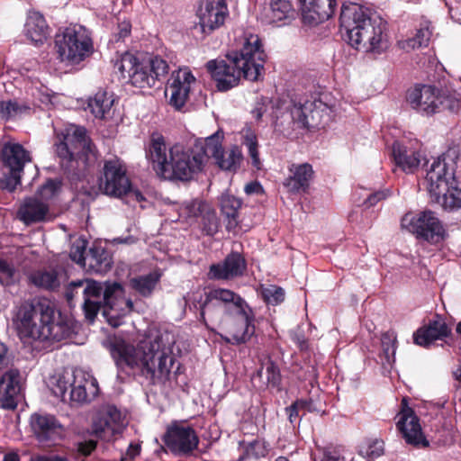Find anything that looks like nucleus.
Listing matches in <instances>:
<instances>
[{
	"instance_id": "a18cd8bd",
	"label": "nucleus",
	"mask_w": 461,
	"mask_h": 461,
	"mask_svg": "<svg viewBox=\"0 0 461 461\" xmlns=\"http://www.w3.org/2000/svg\"><path fill=\"white\" fill-rule=\"evenodd\" d=\"M243 144L247 147L249 155L252 160V166L257 169L260 168L261 161L258 150V140L256 135L248 130L243 136Z\"/></svg>"
},
{
	"instance_id": "5fc2aeb1",
	"label": "nucleus",
	"mask_w": 461,
	"mask_h": 461,
	"mask_svg": "<svg viewBox=\"0 0 461 461\" xmlns=\"http://www.w3.org/2000/svg\"><path fill=\"white\" fill-rule=\"evenodd\" d=\"M59 188V183L53 179H49L37 191L34 196H38L40 200L49 203L55 196Z\"/></svg>"
},
{
	"instance_id": "7ed1b4c3",
	"label": "nucleus",
	"mask_w": 461,
	"mask_h": 461,
	"mask_svg": "<svg viewBox=\"0 0 461 461\" xmlns=\"http://www.w3.org/2000/svg\"><path fill=\"white\" fill-rule=\"evenodd\" d=\"M266 54L262 50L258 35L250 34L244 38L239 51L228 54L226 59L210 60L206 68L216 81L220 91H227L236 86L240 77L257 81L264 69Z\"/></svg>"
},
{
	"instance_id": "423d86ee",
	"label": "nucleus",
	"mask_w": 461,
	"mask_h": 461,
	"mask_svg": "<svg viewBox=\"0 0 461 461\" xmlns=\"http://www.w3.org/2000/svg\"><path fill=\"white\" fill-rule=\"evenodd\" d=\"M17 330L21 337L32 340H61L69 337L68 323L55 321V310L46 303H23L16 315Z\"/></svg>"
},
{
	"instance_id": "f704fd0d",
	"label": "nucleus",
	"mask_w": 461,
	"mask_h": 461,
	"mask_svg": "<svg viewBox=\"0 0 461 461\" xmlns=\"http://www.w3.org/2000/svg\"><path fill=\"white\" fill-rule=\"evenodd\" d=\"M252 383L259 389L275 388L280 391L281 375L278 366L270 359L265 362L261 368L255 374Z\"/></svg>"
},
{
	"instance_id": "49530a36",
	"label": "nucleus",
	"mask_w": 461,
	"mask_h": 461,
	"mask_svg": "<svg viewBox=\"0 0 461 461\" xmlns=\"http://www.w3.org/2000/svg\"><path fill=\"white\" fill-rule=\"evenodd\" d=\"M269 451L268 445L264 439L257 438L247 444L245 447V457L261 458L265 457Z\"/></svg>"
},
{
	"instance_id": "b1692460",
	"label": "nucleus",
	"mask_w": 461,
	"mask_h": 461,
	"mask_svg": "<svg viewBox=\"0 0 461 461\" xmlns=\"http://www.w3.org/2000/svg\"><path fill=\"white\" fill-rule=\"evenodd\" d=\"M323 106L321 101L294 104L290 109L291 119L298 128H318L321 122Z\"/></svg>"
},
{
	"instance_id": "473e14b6",
	"label": "nucleus",
	"mask_w": 461,
	"mask_h": 461,
	"mask_svg": "<svg viewBox=\"0 0 461 461\" xmlns=\"http://www.w3.org/2000/svg\"><path fill=\"white\" fill-rule=\"evenodd\" d=\"M23 33L26 38L35 44H41L49 35V26L41 14L31 11L23 27Z\"/></svg>"
},
{
	"instance_id": "9b49d317",
	"label": "nucleus",
	"mask_w": 461,
	"mask_h": 461,
	"mask_svg": "<svg viewBox=\"0 0 461 461\" xmlns=\"http://www.w3.org/2000/svg\"><path fill=\"white\" fill-rule=\"evenodd\" d=\"M100 191L108 196L122 198L126 196L129 201L141 203L145 201L143 194L133 189L126 174V168L121 159L114 158L104 161L103 174L99 177Z\"/></svg>"
},
{
	"instance_id": "0eeeda50",
	"label": "nucleus",
	"mask_w": 461,
	"mask_h": 461,
	"mask_svg": "<svg viewBox=\"0 0 461 461\" xmlns=\"http://www.w3.org/2000/svg\"><path fill=\"white\" fill-rule=\"evenodd\" d=\"M430 196L445 210L461 208V189L455 179V162L446 156L434 159L427 171Z\"/></svg>"
},
{
	"instance_id": "ea45409f",
	"label": "nucleus",
	"mask_w": 461,
	"mask_h": 461,
	"mask_svg": "<svg viewBox=\"0 0 461 461\" xmlns=\"http://www.w3.org/2000/svg\"><path fill=\"white\" fill-rule=\"evenodd\" d=\"M31 281L37 286L54 290L60 285L59 274L55 270H39L30 276Z\"/></svg>"
},
{
	"instance_id": "4be33fe9",
	"label": "nucleus",
	"mask_w": 461,
	"mask_h": 461,
	"mask_svg": "<svg viewBox=\"0 0 461 461\" xmlns=\"http://www.w3.org/2000/svg\"><path fill=\"white\" fill-rule=\"evenodd\" d=\"M23 378L17 369L6 371L0 378V406L15 409L22 398Z\"/></svg>"
},
{
	"instance_id": "393cba45",
	"label": "nucleus",
	"mask_w": 461,
	"mask_h": 461,
	"mask_svg": "<svg viewBox=\"0 0 461 461\" xmlns=\"http://www.w3.org/2000/svg\"><path fill=\"white\" fill-rule=\"evenodd\" d=\"M373 18L369 10L362 5L356 3L343 4L339 18L343 37L348 41L349 36H353L364 25V22H369Z\"/></svg>"
},
{
	"instance_id": "7c9ffc66",
	"label": "nucleus",
	"mask_w": 461,
	"mask_h": 461,
	"mask_svg": "<svg viewBox=\"0 0 461 461\" xmlns=\"http://www.w3.org/2000/svg\"><path fill=\"white\" fill-rule=\"evenodd\" d=\"M449 332L450 330L444 320L437 316L435 320L429 321L427 326L419 329L414 333V342L417 345L426 347L434 340L447 337Z\"/></svg>"
},
{
	"instance_id": "f8f14e48",
	"label": "nucleus",
	"mask_w": 461,
	"mask_h": 461,
	"mask_svg": "<svg viewBox=\"0 0 461 461\" xmlns=\"http://www.w3.org/2000/svg\"><path fill=\"white\" fill-rule=\"evenodd\" d=\"M55 50L60 61L75 65L90 55L93 43L87 30L75 25L56 34Z\"/></svg>"
},
{
	"instance_id": "4d7b16f0",
	"label": "nucleus",
	"mask_w": 461,
	"mask_h": 461,
	"mask_svg": "<svg viewBox=\"0 0 461 461\" xmlns=\"http://www.w3.org/2000/svg\"><path fill=\"white\" fill-rule=\"evenodd\" d=\"M267 102L268 99L263 97L256 102L255 107L251 111V113L256 120H260L263 114L267 112Z\"/></svg>"
},
{
	"instance_id": "f03ea898",
	"label": "nucleus",
	"mask_w": 461,
	"mask_h": 461,
	"mask_svg": "<svg viewBox=\"0 0 461 461\" xmlns=\"http://www.w3.org/2000/svg\"><path fill=\"white\" fill-rule=\"evenodd\" d=\"M203 144V139H197L191 148L176 144L167 149L162 136L153 135L147 158L160 177L190 181L203 170L207 163Z\"/></svg>"
},
{
	"instance_id": "4c0bfd02",
	"label": "nucleus",
	"mask_w": 461,
	"mask_h": 461,
	"mask_svg": "<svg viewBox=\"0 0 461 461\" xmlns=\"http://www.w3.org/2000/svg\"><path fill=\"white\" fill-rule=\"evenodd\" d=\"M114 99L112 94L106 91H98L93 98L88 101V107L95 117L107 119L112 116V107Z\"/></svg>"
},
{
	"instance_id": "ddd939ff",
	"label": "nucleus",
	"mask_w": 461,
	"mask_h": 461,
	"mask_svg": "<svg viewBox=\"0 0 461 461\" xmlns=\"http://www.w3.org/2000/svg\"><path fill=\"white\" fill-rule=\"evenodd\" d=\"M402 227L431 244H437L447 237V230L435 212L426 210L417 214L407 213L402 218Z\"/></svg>"
},
{
	"instance_id": "f257e3e1",
	"label": "nucleus",
	"mask_w": 461,
	"mask_h": 461,
	"mask_svg": "<svg viewBox=\"0 0 461 461\" xmlns=\"http://www.w3.org/2000/svg\"><path fill=\"white\" fill-rule=\"evenodd\" d=\"M111 355L121 372L139 373L152 384L167 381L175 363L172 349L161 335L142 341L137 348L116 340L111 347Z\"/></svg>"
},
{
	"instance_id": "bb28decb",
	"label": "nucleus",
	"mask_w": 461,
	"mask_h": 461,
	"mask_svg": "<svg viewBox=\"0 0 461 461\" xmlns=\"http://www.w3.org/2000/svg\"><path fill=\"white\" fill-rule=\"evenodd\" d=\"M406 443L413 446H429V441L423 437L418 417L410 408L402 410L399 413L396 424Z\"/></svg>"
},
{
	"instance_id": "58836bf2",
	"label": "nucleus",
	"mask_w": 461,
	"mask_h": 461,
	"mask_svg": "<svg viewBox=\"0 0 461 461\" xmlns=\"http://www.w3.org/2000/svg\"><path fill=\"white\" fill-rule=\"evenodd\" d=\"M159 278L160 276L153 272L131 279V285L142 296H149L158 283Z\"/></svg>"
},
{
	"instance_id": "4468645a",
	"label": "nucleus",
	"mask_w": 461,
	"mask_h": 461,
	"mask_svg": "<svg viewBox=\"0 0 461 461\" xmlns=\"http://www.w3.org/2000/svg\"><path fill=\"white\" fill-rule=\"evenodd\" d=\"M384 30V22L374 16L369 22H364V25L353 36H349L348 41L355 49L365 52H381L387 48Z\"/></svg>"
},
{
	"instance_id": "c756f323",
	"label": "nucleus",
	"mask_w": 461,
	"mask_h": 461,
	"mask_svg": "<svg viewBox=\"0 0 461 461\" xmlns=\"http://www.w3.org/2000/svg\"><path fill=\"white\" fill-rule=\"evenodd\" d=\"M290 175L284 181V185L290 193L305 192L313 177V169L309 163L293 164L289 167Z\"/></svg>"
},
{
	"instance_id": "dca6fc26",
	"label": "nucleus",
	"mask_w": 461,
	"mask_h": 461,
	"mask_svg": "<svg viewBox=\"0 0 461 461\" xmlns=\"http://www.w3.org/2000/svg\"><path fill=\"white\" fill-rule=\"evenodd\" d=\"M1 158L10 172L5 180L0 182V186L12 192L20 185V173L23 171L24 164L31 160V158L28 151L21 144L7 142L3 146Z\"/></svg>"
},
{
	"instance_id": "a878e982",
	"label": "nucleus",
	"mask_w": 461,
	"mask_h": 461,
	"mask_svg": "<svg viewBox=\"0 0 461 461\" xmlns=\"http://www.w3.org/2000/svg\"><path fill=\"white\" fill-rule=\"evenodd\" d=\"M17 218L26 225L50 221V204L38 196L26 197L20 203Z\"/></svg>"
},
{
	"instance_id": "c03bdc74",
	"label": "nucleus",
	"mask_w": 461,
	"mask_h": 461,
	"mask_svg": "<svg viewBox=\"0 0 461 461\" xmlns=\"http://www.w3.org/2000/svg\"><path fill=\"white\" fill-rule=\"evenodd\" d=\"M207 205L208 203L196 199L186 201L180 207V215L187 219H197Z\"/></svg>"
},
{
	"instance_id": "69168bd1",
	"label": "nucleus",
	"mask_w": 461,
	"mask_h": 461,
	"mask_svg": "<svg viewBox=\"0 0 461 461\" xmlns=\"http://www.w3.org/2000/svg\"><path fill=\"white\" fill-rule=\"evenodd\" d=\"M295 402H304L305 403L300 407L301 411H307L310 412L319 411V409L317 408L315 402L312 399L299 400V401H296Z\"/></svg>"
},
{
	"instance_id": "79ce46f5",
	"label": "nucleus",
	"mask_w": 461,
	"mask_h": 461,
	"mask_svg": "<svg viewBox=\"0 0 461 461\" xmlns=\"http://www.w3.org/2000/svg\"><path fill=\"white\" fill-rule=\"evenodd\" d=\"M396 335L393 331L384 332L381 337L382 353L385 363L391 365L395 359Z\"/></svg>"
},
{
	"instance_id": "09e8293b",
	"label": "nucleus",
	"mask_w": 461,
	"mask_h": 461,
	"mask_svg": "<svg viewBox=\"0 0 461 461\" xmlns=\"http://www.w3.org/2000/svg\"><path fill=\"white\" fill-rule=\"evenodd\" d=\"M430 35L431 32L429 31L428 28L420 29L417 31L414 37L410 38L406 40L404 42H402V48L406 50H414L417 48L427 46L429 41Z\"/></svg>"
},
{
	"instance_id": "603ef678",
	"label": "nucleus",
	"mask_w": 461,
	"mask_h": 461,
	"mask_svg": "<svg viewBox=\"0 0 461 461\" xmlns=\"http://www.w3.org/2000/svg\"><path fill=\"white\" fill-rule=\"evenodd\" d=\"M262 296L264 300L270 304H278L285 299V291L276 285H268L262 289Z\"/></svg>"
},
{
	"instance_id": "aec40b11",
	"label": "nucleus",
	"mask_w": 461,
	"mask_h": 461,
	"mask_svg": "<svg viewBox=\"0 0 461 461\" xmlns=\"http://www.w3.org/2000/svg\"><path fill=\"white\" fill-rule=\"evenodd\" d=\"M195 82V77L187 68H180L172 74L166 95L169 94V104L176 110H180L186 103L191 86Z\"/></svg>"
},
{
	"instance_id": "052dcab7",
	"label": "nucleus",
	"mask_w": 461,
	"mask_h": 461,
	"mask_svg": "<svg viewBox=\"0 0 461 461\" xmlns=\"http://www.w3.org/2000/svg\"><path fill=\"white\" fill-rule=\"evenodd\" d=\"M321 461H345V458L335 449H325Z\"/></svg>"
},
{
	"instance_id": "f3484780",
	"label": "nucleus",
	"mask_w": 461,
	"mask_h": 461,
	"mask_svg": "<svg viewBox=\"0 0 461 461\" xmlns=\"http://www.w3.org/2000/svg\"><path fill=\"white\" fill-rule=\"evenodd\" d=\"M125 428L121 411L115 406H106L94 418L92 433L104 441L115 440Z\"/></svg>"
},
{
	"instance_id": "680f3d73",
	"label": "nucleus",
	"mask_w": 461,
	"mask_h": 461,
	"mask_svg": "<svg viewBox=\"0 0 461 461\" xmlns=\"http://www.w3.org/2000/svg\"><path fill=\"white\" fill-rule=\"evenodd\" d=\"M385 198V194L384 192H376L374 194H368L366 198L365 199L364 203L366 204L367 207L374 206L377 202Z\"/></svg>"
},
{
	"instance_id": "de8ad7c7",
	"label": "nucleus",
	"mask_w": 461,
	"mask_h": 461,
	"mask_svg": "<svg viewBox=\"0 0 461 461\" xmlns=\"http://www.w3.org/2000/svg\"><path fill=\"white\" fill-rule=\"evenodd\" d=\"M70 377L59 375L53 377L51 391L53 394L59 397L61 401L68 402V389L70 388Z\"/></svg>"
},
{
	"instance_id": "a19ab883",
	"label": "nucleus",
	"mask_w": 461,
	"mask_h": 461,
	"mask_svg": "<svg viewBox=\"0 0 461 461\" xmlns=\"http://www.w3.org/2000/svg\"><path fill=\"white\" fill-rule=\"evenodd\" d=\"M29 107L15 100L0 102V117L5 121L14 120L26 113Z\"/></svg>"
},
{
	"instance_id": "0e129e2a",
	"label": "nucleus",
	"mask_w": 461,
	"mask_h": 461,
	"mask_svg": "<svg viewBox=\"0 0 461 461\" xmlns=\"http://www.w3.org/2000/svg\"><path fill=\"white\" fill-rule=\"evenodd\" d=\"M244 191L247 194H259L262 192V186L258 182H250L245 185Z\"/></svg>"
},
{
	"instance_id": "5701e85b",
	"label": "nucleus",
	"mask_w": 461,
	"mask_h": 461,
	"mask_svg": "<svg viewBox=\"0 0 461 461\" xmlns=\"http://www.w3.org/2000/svg\"><path fill=\"white\" fill-rule=\"evenodd\" d=\"M73 382L68 394V401L76 403H84L95 399L99 393L97 380L91 375L81 370L72 375Z\"/></svg>"
},
{
	"instance_id": "a211bd4d",
	"label": "nucleus",
	"mask_w": 461,
	"mask_h": 461,
	"mask_svg": "<svg viewBox=\"0 0 461 461\" xmlns=\"http://www.w3.org/2000/svg\"><path fill=\"white\" fill-rule=\"evenodd\" d=\"M229 15L225 0H202L196 12L199 28L203 34H210L223 25Z\"/></svg>"
},
{
	"instance_id": "1a4fd4ad",
	"label": "nucleus",
	"mask_w": 461,
	"mask_h": 461,
	"mask_svg": "<svg viewBox=\"0 0 461 461\" xmlns=\"http://www.w3.org/2000/svg\"><path fill=\"white\" fill-rule=\"evenodd\" d=\"M56 153L61 160V165L67 170L79 167L81 163L86 166L95 159L92 144L86 137V129L76 125L68 127L62 137L55 143Z\"/></svg>"
},
{
	"instance_id": "13d9d810",
	"label": "nucleus",
	"mask_w": 461,
	"mask_h": 461,
	"mask_svg": "<svg viewBox=\"0 0 461 461\" xmlns=\"http://www.w3.org/2000/svg\"><path fill=\"white\" fill-rule=\"evenodd\" d=\"M96 447V442L95 440H87L84 442H80L77 445V451L85 456H89L92 451H94Z\"/></svg>"
},
{
	"instance_id": "39448f33",
	"label": "nucleus",
	"mask_w": 461,
	"mask_h": 461,
	"mask_svg": "<svg viewBox=\"0 0 461 461\" xmlns=\"http://www.w3.org/2000/svg\"><path fill=\"white\" fill-rule=\"evenodd\" d=\"M122 286L116 282L100 283L93 279H81L72 281L67 287L65 296L69 303L78 297L82 298V307L86 318L93 321L98 312L103 310V314L113 327H118L120 322L113 321L114 315L112 312L115 303L122 294Z\"/></svg>"
},
{
	"instance_id": "3c124183",
	"label": "nucleus",
	"mask_w": 461,
	"mask_h": 461,
	"mask_svg": "<svg viewBox=\"0 0 461 461\" xmlns=\"http://www.w3.org/2000/svg\"><path fill=\"white\" fill-rule=\"evenodd\" d=\"M17 278V273L13 265L0 258V283L3 285H13Z\"/></svg>"
},
{
	"instance_id": "cd10ccee",
	"label": "nucleus",
	"mask_w": 461,
	"mask_h": 461,
	"mask_svg": "<svg viewBox=\"0 0 461 461\" xmlns=\"http://www.w3.org/2000/svg\"><path fill=\"white\" fill-rule=\"evenodd\" d=\"M303 18L310 23L327 20L334 14L337 0H300Z\"/></svg>"
},
{
	"instance_id": "e433bc0d",
	"label": "nucleus",
	"mask_w": 461,
	"mask_h": 461,
	"mask_svg": "<svg viewBox=\"0 0 461 461\" xmlns=\"http://www.w3.org/2000/svg\"><path fill=\"white\" fill-rule=\"evenodd\" d=\"M221 212L226 221V229L228 230H234L238 224L239 210L242 202L234 195L223 194L221 196Z\"/></svg>"
},
{
	"instance_id": "6e6552de",
	"label": "nucleus",
	"mask_w": 461,
	"mask_h": 461,
	"mask_svg": "<svg viewBox=\"0 0 461 461\" xmlns=\"http://www.w3.org/2000/svg\"><path fill=\"white\" fill-rule=\"evenodd\" d=\"M114 66L123 78H127L131 86L138 88L154 86L156 81L168 72V65L163 59L154 57L140 60L129 52L122 54Z\"/></svg>"
},
{
	"instance_id": "72a5a7b5",
	"label": "nucleus",
	"mask_w": 461,
	"mask_h": 461,
	"mask_svg": "<svg viewBox=\"0 0 461 461\" xmlns=\"http://www.w3.org/2000/svg\"><path fill=\"white\" fill-rule=\"evenodd\" d=\"M294 9L290 0H270L269 7L263 13V20L269 24L281 25L294 18Z\"/></svg>"
},
{
	"instance_id": "c9c22d12",
	"label": "nucleus",
	"mask_w": 461,
	"mask_h": 461,
	"mask_svg": "<svg viewBox=\"0 0 461 461\" xmlns=\"http://www.w3.org/2000/svg\"><path fill=\"white\" fill-rule=\"evenodd\" d=\"M112 263V257L106 249L93 247L86 254L83 267L95 273H105L111 268Z\"/></svg>"
},
{
	"instance_id": "412c9836",
	"label": "nucleus",
	"mask_w": 461,
	"mask_h": 461,
	"mask_svg": "<svg viewBox=\"0 0 461 461\" xmlns=\"http://www.w3.org/2000/svg\"><path fill=\"white\" fill-rule=\"evenodd\" d=\"M31 429L41 443H49L60 438L64 427L53 416L47 413H33L30 418Z\"/></svg>"
},
{
	"instance_id": "20e7f679",
	"label": "nucleus",
	"mask_w": 461,
	"mask_h": 461,
	"mask_svg": "<svg viewBox=\"0 0 461 461\" xmlns=\"http://www.w3.org/2000/svg\"><path fill=\"white\" fill-rule=\"evenodd\" d=\"M223 304L224 312L230 318L227 331L229 336L223 339L233 345L246 343L255 333L254 314L251 308L238 294L229 289H212L205 294L200 305V321L206 326V316L214 320L220 307Z\"/></svg>"
},
{
	"instance_id": "338daca9",
	"label": "nucleus",
	"mask_w": 461,
	"mask_h": 461,
	"mask_svg": "<svg viewBox=\"0 0 461 461\" xmlns=\"http://www.w3.org/2000/svg\"><path fill=\"white\" fill-rule=\"evenodd\" d=\"M31 461H68L67 456H40L32 458Z\"/></svg>"
},
{
	"instance_id": "8fccbe9b",
	"label": "nucleus",
	"mask_w": 461,
	"mask_h": 461,
	"mask_svg": "<svg viewBox=\"0 0 461 461\" xmlns=\"http://www.w3.org/2000/svg\"><path fill=\"white\" fill-rule=\"evenodd\" d=\"M384 444L381 439H370L361 447L360 454L368 459H375L384 454Z\"/></svg>"
},
{
	"instance_id": "6ab92c4d",
	"label": "nucleus",
	"mask_w": 461,
	"mask_h": 461,
	"mask_svg": "<svg viewBox=\"0 0 461 461\" xmlns=\"http://www.w3.org/2000/svg\"><path fill=\"white\" fill-rule=\"evenodd\" d=\"M164 441L173 453L189 455L197 447L199 438L193 428L175 424L167 429Z\"/></svg>"
},
{
	"instance_id": "c85d7f7f",
	"label": "nucleus",
	"mask_w": 461,
	"mask_h": 461,
	"mask_svg": "<svg viewBox=\"0 0 461 461\" xmlns=\"http://www.w3.org/2000/svg\"><path fill=\"white\" fill-rule=\"evenodd\" d=\"M246 269V261L238 252H232L220 264L212 265L210 275L215 279H232L243 275Z\"/></svg>"
},
{
	"instance_id": "9d476101",
	"label": "nucleus",
	"mask_w": 461,
	"mask_h": 461,
	"mask_svg": "<svg viewBox=\"0 0 461 461\" xmlns=\"http://www.w3.org/2000/svg\"><path fill=\"white\" fill-rule=\"evenodd\" d=\"M411 107L422 115L430 116L446 110L457 113L460 109V96L456 93L440 90L430 85L416 86L407 95Z\"/></svg>"
},
{
	"instance_id": "6e6d98bb",
	"label": "nucleus",
	"mask_w": 461,
	"mask_h": 461,
	"mask_svg": "<svg viewBox=\"0 0 461 461\" xmlns=\"http://www.w3.org/2000/svg\"><path fill=\"white\" fill-rule=\"evenodd\" d=\"M86 254V244L84 240H78L72 246L70 258L73 261L84 266Z\"/></svg>"
},
{
	"instance_id": "37998d69",
	"label": "nucleus",
	"mask_w": 461,
	"mask_h": 461,
	"mask_svg": "<svg viewBox=\"0 0 461 461\" xmlns=\"http://www.w3.org/2000/svg\"><path fill=\"white\" fill-rule=\"evenodd\" d=\"M203 230L210 236L214 235L219 229V219L216 212L209 204L203 209L200 215Z\"/></svg>"
},
{
	"instance_id": "774afa93",
	"label": "nucleus",
	"mask_w": 461,
	"mask_h": 461,
	"mask_svg": "<svg viewBox=\"0 0 461 461\" xmlns=\"http://www.w3.org/2000/svg\"><path fill=\"white\" fill-rule=\"evenodd\" d=\"M455 379V387L461 391V364L452 372Z\"/></svg>"
},
{
	"instance_id": "2f4dec72",
	"label": "nucleus",
	"mask_w": 461,
	"mask_h": 461,
	"mask_svg": "<svg viewBox=\"0 0 461 461\" xmlns=\"http://www.w3.org/2000/svg\"><path fill=\"white\" fill-rule=\"evenodd\" d=\"M392 154L396 167L405 173H414L421 162L420 152L409 149L398 141L393 144Z\"/></svg>"
},
{
	"instance_id": "2eb2a0df",
	"label": "nucleus",
	"mask_w": 461,
	"mask_h": 461,
	"mask_svg": "<svg viewBox=\"0 0 461 461\" xmlns=\"http://www.w3.org/2000/svg\"><path fill=\"white\" fill-rule=\"evenodd\" d=\"M224 133L221 130L203 139L205 146V154L207 159L212 157L214 158L216 165L222 170L236 171L243 159L241 149L236 146H231L229 149L224 150L222 148V140Z\"/></svg>"
},
{
	"instance_id": "bf43d9fd",
	"label": "nucleus",
	"mask_w": 461,
	"mask_h": 461,
	"mask_svg": "<svg viewBox=\"0 0 461 461\" xmlns=\"http://www.w3.org/2000/svg\"><path fill=\"white\" fill-rule=\"evenodd\" d=\"M140 452V445L138 443H131L126 450L125 456L122 457V461L134 459Z\"/></svg>"
},
{
	"instance_id": "e2e57ef3",
	"label": "nucleus",
	"mask_w": 461,
	"mask_h": 461,
	"mask_svg": "<svg viewBox=\"0 0 461 461\" xmlns=\"http://www.w3.org/2000/svg\"><path fill=\"white\" fill-rule=\"evenodd\" d=\"M305 404L304 402H294L290 407L286 408V412L289 416L291 422H294V419L299 416L300 407Z\"/></svg>"
},
{
	"instance_id": "864d4df0",
	"label": "nucleus",
	"mask_w": 461,
	"mask_h": 461,
	"mask_svg": "<svg viewBox=\"0 0 461 461\" xmlns=\"http://www.w3.org/2000/svg\"><path fill=\"white\" fill-rule=\"evenodd\" d=\"M113 302L116 303L112 312V314L114 315L113 321L116 320L121 323L119 318L133 310V302L123 297V291L118 299H113Z\"/></svg>"
}]
</instances>
